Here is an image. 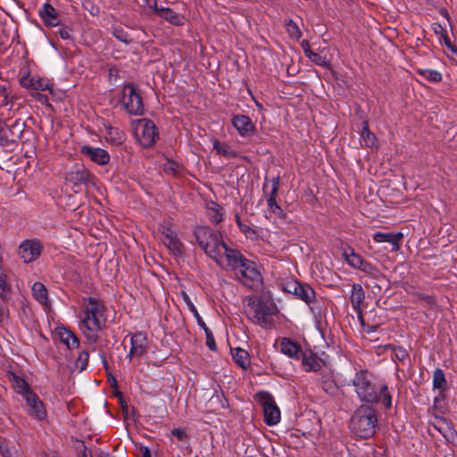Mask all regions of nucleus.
<instances>
[{
	"mask_svg": "<svg viewBox=\"0 0 457 457\" xmlns=\"http://www.w3.org/2000/svg\"><path fill=\"white\" fill-rule=\"evenodd\" d=\"M83 317L80 329L90 344H95L98 332L106 323V308L102 300L88 297L83 299Z\"/></svg>",
	"mask_w": 457,
	"mask_h": 457,
	"instance_id": "nucleus-1",
	"label": "nucleus"
},
{
	"mask_svg": "<svg viewBox=\"0 0 457 457\" xmlns=\"http://www.w3.org/2000/svg\"><path fill=\"white\" fill-rule=\"evenodd\" d=\"M195 236L200 247L220 267L224 268L228 262V254L237 251L228 248L222 241L221 235L208 227L196 228Z\"/></svg>",
	"mask_w": 457,
	"mask_h": 457,
	"instance_id": "nucleus-2",
	"label": "nucleus"
},
{
	"mask_svg": "<svg viewBox=\"0 0 457 457\" xmlns=\"http://www.w3.org/2000/svg\"><path fill=\"white\" fill-rule=\"evenodd\" d=\"M224 268L234 270L239 280L248 287H253L262 280L255 263L244 258L237 250L228 254V262Z\"/></svg>",
	"mask_w": 457,
	"mask_h": 457,
	"instance_id": "nucleus-3",
	"label": "nucleus"
},
{
	"mask_svg": "<svg viewBox=\"0 0 457 457\" xmlns=\"http://www.w3.org/2000/svg\"><path fill=\"white\" fill-rule=\"evenodd\" d=\"M244 302L245 303V312L250 320L265 328L272 326L275 306L271 302L264 301L255 295L246 296Z\"/></svg>",
	"mask_w": 457,
	"mask_h": 457,
	"instance_id": "nucleus-4",
	"label": "nucleus"
},
{
	"mask_svg": "<svg viewBox=\"0 0 457 457\" xmlns=\"http://www.w3.org/2000/svg\"><path fill=\"white\" fill-rule=\"evenodd\" d=\"M377 422L375 411L369 406H361L351 419L350 428L357 436L366 439L375 434Z\"/></svg>",
	"mask_w": 457,
	"mask_h": 457,
	"instance_id": "nucleus-5",
	"label": "nucleus"
},
{
	"mask_svg": "<svg viewBox=\"0 0 457 457\" xmlns=\"http://www.w3.org/2000/svg\"><path fill=\"white\" fill-rule=\"evenodd\" d=\"M352 385L361 402L371 403L378 402V393L367 370L357 371L352 380Z\"/></svg>",
	"mask_w": 457,
	"mask_h": 457,
	"instance_id": "nucleus-6",
	"label": "nucleus"
},
{
	"mask_svg": "<svg viewBox=\"0 0 457 457\" xmlns=\"http://www.w3.org/2000/svg\"><path fill=\"white\" fill-rule=\"evenodd\" d=\"M134 135L138 143L144 147L152 146L158 138V131L154 123L148 119L133 121Z\"/></svg>",
	"mask_w": 457,
	"mask_h": 457,
	"instance_id": "nucleus-7",
	"label": "nucleus"
},
{
	"mask_svg": "<svg viewBox=\"0 0 457 457\" xmlns=\"http://www.w3.org/2000/svg\"><path fill=\"white\" fill-rule=\"evenodd\" d=\"M25 124L20 120L11 123L0 121V145L12 147L21 137Z\"/></svg>",
	"mask_w": 457,
	"mask_h": 457,
	"instance_id": "nucleus-8",
	"label": "nucleus"
},
{
	"mask_svg": "<svg viewBox=\"0 0 457 457\" xmlns=\"http://www.w3.org/2000/svg\"><path fill=\"white\" fill-rule=\"evenodd\" d=\"M257 396L262 407L264 422L269 426L277 425L281 416L273 396L268 392H261Z\"/></svg>",
	"mask_w": 457,
	"mask_h": 457,
	"instance_id": "nucleus-9",
	"label": "nucleus"
},
{
	"mask_svg": "<svg viewBox=\"0 0 457 457\" xmlns=\"http://www.w3.org/2000/svg\"><path fill=\"white\" fill-rule=\"evenodd\" d=\"M122 104L125 110L131 115H141L144 112L142 98L133 84L123 87Z\"/></svg>",
	"mask_w": 457,
	"mask_h": 457,
	"instance_id": "nucleus-10",
	"label": "nucleus"
},
{
	"mask_svg": "<svg viewBox=\"0 0 457 457\" xmlns=\"http://www.w3.org/2000/svg\"><path fill=\"white\" fill-rule=\"evenodd\" d=\"M161 240L174 256H183L185 247L178 238V233L175 229L167 226L162 227Z\"/></svg>",
	"mask_w": 457,
	"mask_h": 457,
	"instance_id": "nucleus-11",
	"label": "nucleus"
},
{
	"mask_svg": "<svg viewBox=\"0 0 457 457\" xmlns=\"http://www.w3.org/2000/svg\"><path fill=\"white\" fill-rule=\"evenodd\" d=\"M23 400L26 402V411L29 416L38 421L46 420L47 411L45 404L35 392L29 394Z\"/></svg>",
	"mask_w": 457,
	"mask_h": 457,
	"instance_id": "nucleus-12",
	"label": "nucleus"
},
{
	"mask_svg": "<svg viewBox=\"0 0 457 457\" xmlns=\"http://www.w3.org/2000/svg\"><path fill=\"white\" fill-rule=\"evenodd\" d=\"M42 252V245L37 239H27L23 241L18 250L19 256L25 263L37 260Z\"/></svg>",
	"mask_w": 457,
	"mask_h": 457,
	"instance_id": "nucleus-13",
	"label": "nucleus"
},
{
	"mask_svg": "<svg viewBox=\"0 0 457 457\" xmlns=\"http://www.w3.org/2000/svg\"><path fill=\"white\" fill-rule=\"evenodd\" d=\"M231 123L233 127L236 129L237 133L242 137H247L254 134L255 132V125L252 121V120L244 114H237L232 120Z\"/></svg>",
	"mask_w": 457,
	"mask_h": 457,
	"instance_id": "nucleus-14",
	"label": "nucleus"
},
{
	"mask_svg": "<svg viewBox=\"0 0 457 457\" xmlns=\"http://www.w3.org/2000/svg\"><path fill=\"white\" fill-rule=\"evenodd\" d=\"M130 345L129 356L130 358L142 356L146 352L148 346L146 336L141 332L132 335Z\"/></svg>",
	"mask_w": 457,
	"mask_h": 457,
	"instance_id": "nucleus-15",
	"label": "nucleus"
},
{
	"mask_svg": "<svg viewBox=\"0 0 457 457\" xmlns=\"http://www.w3.org/2000/svg\"><path fill=\"white\" fill-rule=\"evenodd\" d=\"M81 153L98 165H105L110 162V154L108 152L100 147L83 145L81 147Z\"/></svg>",
	"mask_w": 457,
	"mask_h": 457,
	"instance_id": "nucleus-16",
	"label": "nucleus"
},
{
	"mask_svg": "<svg viewBox=\"0 0 457 457\" xmlns=\"http://www.w3.org/2000/svg\"><path fill=\"white\" fill-rule=\"evenodd\" d=\"M21 85L28 89L31 90H40V91H46V90H52V83L45 78H40L37 76L34 77H22L21 79Z\"/></svg>",
	"mask_w": 457,
	"mask_h": 457,
	"instance_id": "nucleus-17",
	"label": "nucleus"
},
{
	"mask_svg": "<svg viewBox=\"0 0 457 457\" xmlns=\"http://www.w3.org/2000/svg\"><path fill=\"white\" fill-rule=\"evenodd\" d=\"M288 287H293V294L306 303H311L315 298V291L307 284H299L297 281L288 282Z\"/></svg>",
	"mask_w": 457,
	"mask_h": 457,
	"instance_id": "nucleus-18",
	"label": "nucleus"
},
{
	"mask_svg": "<svg viewBox=\"0 0 457 457\" xmlns=\"http://www.w3.org/2000/svg\"><path fill=\"white\" fill-rule=\"evenodd\" d=\"M279 350L285 355L299 360L302 353L301 346L290 338L283 337L279 341Z\"/></svg>",
	"mask_w": 457,
	"mask_h": 457,
	"instance_id": "nucleus-19",
	"label": "nucleus"
},
{
	"mask_svg": "<svg viewBox=\"0 0 457 457\" xmlns=\"http://www.w3.org/2000/svg\"><path fill=\"white\" fill-rule=\"evenodd\" d=\"M372 238L377 243H389L392 246V251H397L399 249V243L403 238V234L383 233L378 231L373 235Z\"/></svg>",
	"mask_w": 457,
	"mask_h": 457,
	"instance_id": "nucleus-20",
	"label": "nucleus"
},
{
	"mask_svg": "<svg viewBox=\"0 0 457 457\" xmlns=\"http://www.w3.org/2000/svg\"><path fill=\"white\" fill-rule=\"evenodd\" d=\"M90 178V173L85 169L71 170L66 176V179L76 187L88 184Z\"/></svg>",
	"mask_w": 457,
	"mask_h": 457,
	"instance_id": "nucleus-21",
	"label": "nucleus"
},
{
	"mask_svg": "<svg viewBox=\"0 0 457 457\" xmlns=\"http://www.w3.org/2000/svg\"><path fill=\"white\" fill-rule=\"evenodd\" d=\"M43 22L46 26L55 27L60 23L57 12L50 4H45L39 12Z\"/></svg>",
	"mask_w": 457,
	"mask_h": 457,
	"instance_id": "nucleus-22",
	"label": "nucleus"
},
{
	"mask_svg": "<svg viewBox=\"0 0 457 457\" xmlns=\"http://www.w3.org/2000/svg\"><path fill=\"white\" fill-rule=\"evenodd\" d=\"M9 380L12 383L15 391L19 395H21L23 397V399L27 397L29 394L33 393L28 382L24 378L16 375L15 373L9 374Z\"/></svg>",
	"mask_w": 457,
	"mask_h": 457,
	"instance_id": "nucleus-23",
	"label": "nucleus"
},
{
	"mask_svg": "<svg viewBox=\"0 0 457 457\" xmlns=\"http://www.w3.org/2000/svg\"><path fill=\"white\" fill-rule=\"evenodd\" d=\"M57 336L61 342H62L69 349H75L79 345V341L76 335L68 328H59L57 329Z\"/></svg>",
	"mask_w": 457,
	"mask_h": 457,
	"instance_id": "nucleus-24",
	"label": "nucleus"
},
{
	"mask_svg": "<svg viewBox=\"0 0 457 457\" xmlns=\"http://www.w3.org/2000/svg\"><path fill=\"white\" fill-rule=\"evenodd\" d=\"M302 365L305 371H316L320 369V363L312 351L302 352L300 354Z\"/></svg>",
	"mask_w": 457,
	"mask_h": 457,
	"instance_id": "nucleus-25",
	"label": "nucleus"
},
{
	"mask_svg": "<svg viewBox=\"0 0 457 457\" xmlns=\"http://www.w3.org/2000/svg\"><path fill=\"white\" fill-rule=\"evenodd\" d=\"M31 289L34 298L42 304L45 309L48 310L50 308V303L46 287L41 282H35Z\"/></svg>",
	"mask_w": 457,
	"mask_h": 457,
	"instance_id": "nucleus-26",
	"label": "nucleus"
},
{
	"mask_svg": "<svg viewBox=\"0 0 457 457\" xmlns=\"http://www.w3.org/2000/svg\"><path fill=\"white\" fill-rule=\"evenodd\" d=\"M279 187V177H274L270 179V181H265L262 186V190L264 192V195L266 197V201L268 200H277L278 191Z\"/></svg>",
	"mask_w": 457,
	"mask_h": 457,
	"instance_id": "nucleus-27",
	"label": "nucleus"
},
{
	"mask_svg": "<svg viewBox=\"0 0 457 457\" xmlns=\"http://www.w3.org/2000/svg\"><path fill=\"white\" fill-rule=\"evenodd\" d=\"M365 299V292L360 284H353L350 300L355 311H361Z\"/></svg>",
	"mask_w": 457,
	"mask_h": 457,
	"instance_id": "nucleus-28",
	"label": "nucleus"
},
{
	"mask_svg": "<svg viewBox=\"0 0 457 457\" xmlns=\"http://www.w3.org/2000/svg\"><path fill=\"white\" fill-rule=\"evenodd\" d=\"M206 212L209 220L215 224H218L223 220V209L222 207L213 201L206 203Z\"/></svg>",
	"mask_w": 457,
	"mask_h": 457,
	"instance_id": "nucleus-29",
	"label": "nucleus"
},
{
	"mask_svg": "<svg viewBox=\"0 0 457 457\" xmlns=\"http://www.w3.org/2000/svg\"><path fill=\"white\" fill-rule=\"evenodd\" d=\"M212 148L217 152L218 154H220L226 158H235L237 156V153L227 144L220 143L217 138H213Z\"/></svg>",
	"mask_w": 457,
	"mask_h": 457,
	"instance_id": "nucleus-30",
	"label": "nucleus"
},
{
	"mask_svg": "<svg viewBox=\"0 0 457 457\" xmlns=\"http://www.w3.org/2000/svg\"><path fill=\"white\" fill-rule=\"evenodd\" d=\"M160 17L166 20L170 23L179 26L184 23V17L170 8L160 9Z\"/></svg>",
	"mask_w": 457,
	"mask_h": 457,
	"instance_id": "nucleus-31",
	"label": "nucleus"
},
{
	"mask_svg": "<svg viewBox=\"0 0 457 457\" xmlns=\"http://www.w3.org/2000/svg\"><path fill=\"white\" fill-rule=\"evenodd\" d=\"M361 140L367 147H374L376 145L377 138L373 133L369 129V124L367 120H363L362 128L361 132Z\"/></svg>",
	"mask_w": 457,
	"mask_h": 457,
	"instance_id": "nucleus-32",
	"label": "nucleus"
},
{
	"mask_svg": "<svg viewBox=\"0 0 457 457\" xmlns=\"http://www.w3.org/2000/svg\"><path fill=\"white\" fill-rule=\"evenodd\" d=\"M231 353L236 363L241 368L246 369L250 365V358L247 351L241 348H235L231 351Z\"/></svg>",
	"mask_w": 457,
	"mask_h": 457,
	"instance_id": "nucleus-33",
	"label": "nucleus"
},
{
	"mask_svg": "<svg viewBox=\"0 0 457 457\" xmlns=\"http://www.w3.org/2000/svg\"><path fill=\"white\" fill-rule=\"evenodd\" d=\"M433 387L444 392L447 387L445 373L441 369H436L433 374Z\"/></svg>",
	"mask_w": 457,
	"mask_h": 457,
	"instance_id": "nucleus-34",
	"label": "nucleus"
},
{
	"mask_svg": "<svg viewBox=\"0 0 457 457\" xmlns=\"http://www.w3.org/2000/svg\"><path fill=\"white\" fill-rule=\"evenodd\" d=\"M182 297H183V300L186 303L188 310L192 312L195 319L196 320L198 326H204V321L202 319V317L200 316V314L198 313L197 309L195 306V304L192 303L190 297L186 293H182Z\"/></svg>",
	"mask_w": 457,
	"mask_h": 457,
	"instance_id": "nucleus-35",
	"label": "nucleus"
},
{
	"mask_svg": "<svg viewBox=\"0 0 457 457\" xmlns=\"http://www.w3.org/2000/svg\"><path fill=\"white\" fill-rule=\"evenodd\" d=\"M344 258L348 265L351 267L357 269L359 264H361V260L363 259L360 254L356 253L353 249H350V253L345 251Z\"/></svg>",
	"mask_w": 457,
	"mask_h": 457,
	"instance_id": "nucleus-36",
	"label": "nucleus"
},
{
	"mask_svg": "<svg viewBox=\"0 0 457 457\" xmlns=\"http://www.w3.org/2000/svg\"><path fill=\"white\" fill-rule=\"evenodd\" d=\"M89 354L87 351H81L75 361V369L79 371H83L88 365Z\"/></svg>",
	"mask_w": 457,
	"mask_h": 457,
	"instance_id": "nucleus-37",
	"label": "nucleus"
},
{
	"mask_svg": "<svg viewBox=\"0 0 457 457\" xmlns=\"http://www.w3.org/2000/svg\"><path fill=\"white\" fill-rule=\"evenodd\" d=\"M381 401L383 405L389 409L392 406V396L388 392V387L386 385H383L378 393V401Z\"/></svg>",
	"mask_w": 457,
	"mask_h": 457,
	"instance_id": "nucleus-38",
	"label": "nucleus"
},
{
	"mask_svg": "<svg viewBox=\"0 0 457 457\" xmlns=\"http://www.w3.org/2000/svg\"><path fill=\"white\" fill-rule=\"evenodd\" d=\"M108 129L109 139L113 141L114 144H120L124 140V133L119 131L116 129L112 128L111 126L106 127Z\"/></svg>",
	"mask_w": 457,
	"mask_h": 457,
	"instance_id": "nucleus-39",
	"label": "nucleus"
},
{
	"mask_svg": "<svg viewBox=\"0 0 457 457\" xmlns=\"http://www.w3.org/2000/svg\"><path fill=\"white\" fill-rule=\"evenodd\" d=\"M312 62L319 66L327 67L329 62L326 59L325 56H321L320 54L314 53L313 51H309V55L307 56Z\"/></svg>",
	"mask_w": 457,
	"mask_h": 457,
	"instance_id": "nucleus-40",
	"label": "nucleus"
},
{
	"mask_svg": "<svg viewBox=\"0 0 457 457\" xmlns=\"http://www.w3.org/2000/svg\"><path fill=\"white\" fill-rule=\"evenodd\" d=\"M323 390L330 395H336L338 392V386L334 380L325 379L322 381Z\"/></svg>",
	"mask_w": 457,
	"mask_h": 457,
	"instance_id": "nucleus-41",
	"label": "nucleus"
},
{
	"mask_svg": "<svg viewBox=\"0 0 457 457\" xmlns=\"http://www.w3.org/2000/svg\"><path fill=\"white\" fill-rule=\"evenodd\" d=\"M357 269L370 276H375L378 272V270L364 259L361 260V264H359Z\"/></svg>",
	"mask_w": 457,
	"mask_h": 457,
	"instance_id": "nucleus-42",
	"label": "nucleus"
},
{
	"mask_svg": "<svg viewBox=\"0 0 457 457\" xmlns=\"http://www.w3.org/2000/svg\"><path fill=\"white\" fill-rule=\"evenodd\" d=\"M420 74L427 79L429 81L437 82L440 81L442 79V76L440 72L434 71V70H425L421 71Z\"/></svg>",
	"mask_w": 457,
	"mask_h": 457,
	"instance_id": "nucleus-43",
	"label": "nucleus"
},
{
	"mask_svg": "<svg viewBox=\"0 0 457 457\" xmlns=\"http://www.w3.org/2000/svg\"><path fill=\"white\" fill-rule=\"evenodd\" d=\"M287 29L288 33L296 38L301 37V30L299 29L297 24L293 20H288L286 23Z\"/></svg>",
	"mask_w": 457,
	"mask_h": 457,
	"instance_id": "nucleus-44",
	"label": "nucleus"
},
{
	"mask_svg": "<svg viewBox=\"0 0 457 457\" xmlns=\"http://www.w3.org/2000/svg\"><path fill=\"white\" fill-rule=\"evenodd\" d=\"M112 35L120 41L129 44L130 42L129 36L121 28H116L112 31Z\"/></svg>",
	"mask_w": 457,
	"mask_h": 457,
	"instance_id": "nucleus-45",
	"label": "nucleus"
},
{
	"mask_svg": "<svg viewBox=\"0 0 457 457\" xmlns=\"http://www.w3.org/2000/svg\"><path fill=\"white\" fill-rule=\"evenodd\" d=\"M10 291V286L8 285L5 276L0 274V295L2 298H6Z\"/></svg>",
	"mask_w": 457,
	"mask_h": 457,
	"instance_id": "nucleus-46",
	"label": "nucleus"
},
{
	"mask_svg": "<svg viewBox=\"0 0 457 457\" xmlns=\"http://www.w3.org/2000/svg\"><path fill=\"white\" fill-rule=\"evenodd\" d=\"M268 207L271 212L280 217L283 213L281 207L277 203V200H268L267 201Z\"/></svg>",
	"mask_w": 457,
	"mask_h": 457,
	"instance_id": "nucleus-47",
	"label": "nucleus"
},
{
	"mask_svg": "<svg viewBox=\"0 0 457 457\" xmlns=\"http://www.w3.org/2000/svg\"><path fill=\"white\" fill-rule=\"evenodd\" d=\"M171 434L179 441L185 442L187 439V431L184 428H176L171 430Z\"/></svg>",
	"mask_w": 457,
	"mask_h": 457,
	"instance_id": "nucleus-48",
	"label": "nucleus"
},
{
	"mask_svg": "<svg viewBox=\"0 0 457 457\" xmlns=\"http://www.w3.org/2000/svg\"><path fill=\"white\" fill-rule=\"evenodd\" d=\"M71 32H72V30L71 28L66 27V26H62L59 28L57 33L62 39L69 40V39H71Z\"/></svg>",
	"mask_w": 457,
	"mask_h": 457,
	"instance_id": "nucleus-49",
	"label": "nucleus"
},
{
	"mask_svg": "<svg viewBox=\"0 0 457 457\" xmlns=\"http://www.w3.org/2000/svg\"><path fill=\"white\" fill-rule=\"evenodd\" d=\"M9 319V310L4 304L0 303V324L7 322Z\"/></svg>",
	"mask_w": 457,
	"mask_h": 457,
	"instance_id": "nucleus-50",
	"label": "nucleus"
},
{
	"mask_svg": "<svg viewBox=\"0 0 457 457\" xmlns=\"http://www.w3.org/2000/svg\"><path fill=\"white\" fill-rule=\"evenodd\" d=\"M432 27L434 32L438 36L439 38L446 33L445 29L438 23H434Z\"/></svg>",
	"mask_w": 457,
	"mask_h": 457,
	"instance_id": "nucleus-51",
	"label": "nucleus"
},
{
	"mask_svg": "<svg viewBox=\"0 0 457 457\" xmlns=\"http://www.w3.org/2000/svg\"><path fill=\"white\" fill-rule=\"evenodd\" d=\"M206 345L208 346V348L210 350L216 351L217 345H216V343H215L214 337H207L206 338Z\"/></svg>",
	"mask_w": 457,
	"mask_h": 457,
	"instance_id": "nucleus-52",
	"label": "nucleus"
},
{
	"mask_svg": "<svg viewBox=\"0 0 457 457\" xmlns=\"http://www.w3.org/2000/svg\"><path fill=\"white\" fill-rule=\"evenodd\" d=\"M440 42H444V44L450 49L453 46V44L451 42V39L447 33H445L444 36L440 37Z\"/></svg>",
	"mask_w": 457,
	"mask_h": 457,
	"instance_id": "nucleus-53",
	"label": "nucleus"
},
{
	"mask_svg": "<svg viewBox=\"0 0 457 457\" xmlns=\"http://www.w3.org/2000/svg\"><path fill=\"white\" fill-rule=\"evenodd\" d=\"M301 46L303 50L305 56L307 57L309 55V51H312L309 42L307 40H303L301 43Z\"/></svg>",
	"mask_w": 457,
	"mask_h": 457,
	"instance_id": "nucleus-54",
	"label": "nucleus"
},
{
	"mask_svg": "<svg viewBox=\"0 0 457 457\" xmlns=\"http://www.w3.org/2000/svg\"><path fill=\"white\" fill-rule=\"evenodd\" d=\"M0 452L4 457H13L12 451L6 446L0 445Z\"/></svg>",
	"mask_w": 457,
	"mask_h": 457,
	"instance_id": "nucleus-55",
	"label": "nucleus"
},
{
	"mask_svg": "<svg viewBox=\"0 0 457 457\" xmlns=\"http://www.w3.org/2000/svg\"><path fill=\"white\" fill-rule=\"evenodd\" d=\"M35 97L41 103V104H48V98L46 95H43V94H40V93H37L35 95Z\"/></svg>",
	"mask_w": 457,
	"mask_h": 457,
	"instance_id": "nucleus-56",
	"label": "nucleus"
},
{
	"mask_svg": "<svg viewBox=\"0 0 457 457\" xmlns=\"http://www.w3.org/2000/svg\"><path fill=\"white\" fill-rule=\"evenodd\" d=\"M165 167V170L167 171H171V172H175L176 170V168H175V163L172 162H167V163L164 165Z\"/></svg>",
	"mask_w": 457,
	"mask_h": 457,
	"instance_id": "nucleus-57",
	"label": "nucleus"
},
{
	"mask_svg": "<svg viewBox=\"0 0 457 457\" xmlns=\"http://www.w3.org/2000/svg\"><path fill=\"white\" fill-rule=\"evenodd\" d=\"M396 357L398 359L403 360L407 357V352L404 349L400 348L396 353Z\"/></svg>",
	"mask_w": 457,
	"mask_h": 457,
	"instance_id": "nucleus-58",
	"label": "nucleus"
},
{
	"mask_svg": "<svg viewBox=\"0 0 457 457\" xmlns=\"http://www.w3.org/2000/svg\"><path fill=\"white\" fill-rule=\"evenodd\" d=\"M149 7H150L151 9H153V10L156 12V14H157L158 16H160V9H161V8H158V6H157V1H156V0H154V1H153V4H149Z\"/></svg>",
	"mask_w": 457,
	"mask_h": 457,
	"instance_id": "nucleus-59",
	"label": "nucleus"
},
{
	"mask_svg": "<svg viewBox=\"0 0 457 457\" xmlns=\"http://www.w3.org/2000/svg\"><path fill=\"white\" fill-rule=\"evenodd\" d=\"M199 327H200L201 328H203V329H204V333H205V337H206V338H207V337H213V335H212V333L211 329L206 326V324H205V323H204V326H199Z\"/></svg>",
	"mask_w": 457,
	"mask_h": 457,
	"instance_id": "nucleus-60",
	"label": "nucleus"
},
{
	"mask_svg": "<svg viewBox=\"0 0 457 457\" xmlns=\"http://www.w3.org/2000/svg\"><path fill=\"white\" fill-rule=\"evenodd\" d=\"M199 327H200L201 328H203V329H204V333H205V337H206V338H207V337H213V335H212V333L211 329L206 326V324H205V323H204V326H199Z\"/></svg>",
	"mask_w": 457,
	"mask_h": 457,
	"instance_id": "nucleus-61",
	"label": "nucleus"
},
{
	"mask_svg": "<svg viewBox=\"0 0 457 457\" xmlns=\"http://www.w3.org/2000/svg\"><path fill=\"white\" fill-rule=\"evenodd\" d=\"M140 452L142 453V457H152L150 450L145 446L141 447Z\"/></svg>",
	"mask_w": 457,
	"mask_h": 457,
	"instance_id": "nucleus-62",
	"label": "nucleus"
},
{
	"mask_svg": "<svg viewBox=\"0 0 457 457\" xmlns=\"http://www.w3.org/2000/svg\"><path fill=\"white\" fill-rule=\"evenodd\" d=\"M108 382L109 384L112 386H117V380L116 378L110 373H108Z\"/></svg>",
	"mask_w": 457,
	"mask_h": 457,
	"instance_id": "nucleus-63",
	"label": "nucleus"
},
{
	"mask_svg": "<svg viewBox=\"0 0 457 457\" xmlns=\"http://www.w3.org/2000/svg\"><path fill=\"white\" fill-rule=\"evenodd\" d=\"M10 102V96H9V93L6 94V98L5 97H0V105H7Z\"/></svg>",
	"mask_w": 457,
	"mask_h": 457,
	"instance_id": "nucleus-64",
	"label": "nucleus"
}]
</instances>
